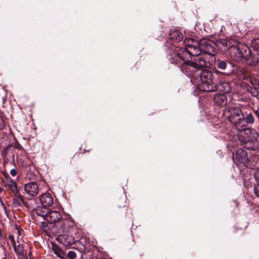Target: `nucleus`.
<instances>
[{"instance_id": "423d86ee", "label": "nucleus", "mask_w": 259, "mask_h": 259, "mask_svg": "<svg viewBox=\"0 0 259 259\" xmlns=\"http://www.w3.org/2000/svg\"><path fill=\"white\" fill-rule=\"evenodd\" d=\"M200 47L201 52L213 55L215 54V48L214 47V43L211 40L203 38L200 41Z\"/></svg>"}, {"instance_id": "20e7f679", "label": "nucleus", "mask_w": 259, "mask_h": 259, "mask_svg": "<svg viewBox=\"0 0 259 259\" xmlns=\"http://www.w3.org/2000/svg\"><path fill=\"white\" fill-rule=\"evenodd\" d=\"M224 116L228 117L230 121L234 124L238 130L240 123H244L243 113L240 107L236 105H231L224 110Z\"/></svg>"}, {"instance_id": "a878e982", "label": "nucleus", "mask_w": 259, "mask_h": 259, "mask_svg": "<svg viewBox=\"0 0 259 259\" xmlns=\"http://www.w3.org/2000/svg\"><path fill=\"white\" fill-rule=\"evenodd\" d=\"M67 256L70 259H74L76 257V254L74 251H69L68 252Z\"/></svg>"}, {"instance_id": "473e14b6", "label": "nucleus", "mask_w": 259, "mask_h": 259, "mask_svg": "<svg viewBox=\"0 0 259 259\" xmlns=\"http://www.w3.org/2000/svg\"><path fill=\"white\" fill-rule=\"evenodd\" d=\"M253 111L256 117L257 118L259 117V108H257L256 110H253Z\"/></svg>"}, {"instance_id": "7ed1b4c3", "label": "nucleus", "mask_w": 259, "mask_h": 259, "mask_svg": "<svg viewBox=\"0 0 259 259\" xmlns=\"http://www.w3.org/2000/svg\"><path fill=\"white\" fill-rule=\"evenodd\" d=\"M200 49V42L194 41L192 39L188 40V44L185 48H178L176 50L178 53L177 60H181V62H183L188 60L191 56H197L201 53Z\"/></svg>"}, {"instance_id": "5701e85b", "label": "nucleus", "mask_w": 259, "mask_h": 259, "mask_svg": "<svg viewBox=\"0 0 259 259\" xmlns=\"http://www.w3.org/2000/svg\"><path fill=\"white\" fill-rule=\"evenodd\" d=\"M244 142H245V147L246 149L251 150H256L258 149V148H255L253 149L252 148V147H253V145H254V143L253 142H247L245 141H244Z\"/></svg>"}, {"instance_id": "c9c22d12", "label": "nucleus", "mask_w": 259, "mask_h": 259, "mask_svg": "<svg viewBox=\"0 0 259 259\" xmlns=\"http://www.w3.org/2000/svg\"><path fill=\"white\" fill-rule=\"evenodd\" d=\"M21 203H22L25 206H28L27 203L23 199V201H21Z\"/></svg>"}, {"instance_id": "58836bf2", "label": "nucleus", "mask_w": 259, "mask_h": 259, "mask_svg": "<svg viewBox=\"0 0 259 259\" xmlns=\"http://www.w3.org/2000/svg\"><path fill=\"white\" fill-rule=\"evenodd\" d=\"M257 119H258V123H259V117H258Z\"/></svg>"}, {"instance_id": "2f4dec72", "label": "nucleus", "mask_w": 259, "mask_h": 259, "mask_svg": "<svg viewBox=\"0 0 259 259\" xmlns=\"http://www.w3.org/2000/svg\"><path fill=\"white\" fill-rule=\"evenodd\" d=\"M183 38V35L181 33L178 34V37L176 38V39L178 41L181 40Z\"/></svg>"}, {"instance_id": "c85d7f7f", "label": "nucleus", "mask_w": 259, "mask_h": 259, "mask_svg": "<svg viewBox=\"0 0 259 259\" xmlns=\"http://www.w3.org/2000/svg\"><path fill=\"white\" fill-rule=\"evenodd\" d=\"M5 127V124L4 120L0 118V130H3Z\"/></svg>"}, {"instance_id": "39448f33", "label": "nucleus", "mask_w": 259, "mask_h": 259, "mask_svg": "<svg viewBox=\"0 0 259 259\" xmlns=\"http://www.w3.org/2000/svg\"><path fill=\"white\" fill-rule=\"evenodd\" d=\"M243 131H244V136H246L244 141L253 142L254 145L252 148H258L259 141L257 139L259 135L256 131L253 128H248L244 129Z\"/></svg>"}, {"instance_id": "b1692460", "label": "nucleus", "mask_w": 259, "mask_h": 259, "mask_svg": "<svg viewBox=\"0 0 259 259\" xmlns=\"http://www.w3.org/2000/svg\"><path fill=\"white\" fill-rule=\"evenodd\" d=\"M21 201H23V198L21 196H19V197L14 199L13 203L16 206H17L21 204Z\"/></svg>"}, {"instance_id": "f03ea898", "label": "nucleus", "mask_w": 259, "mask_h": 259, "mask_svg": "<svg viewBox=\"0 0 259 259\" xmlns=\"http://www.w3.org/2000/svg\"><path fill=\"white\" fill-rule=\"evenodd\" d=\"M229 49L231 57L236 61H240L242 58L249 59L250 50L246 45L237 40L229 42Z\"/></svg>"}, {"instance_id": "0eeeda50", "label": "nucleus", "mask_w": 259, "mask_h": 259, "mask_svg": "<svg viewBox=\"0 0 259 259\" xmlns=\"http://www.w3.org/2000/svg\"><path fill=\"white\" fill-rule=\"evenodd\" d=\"M180 63L186 64L187 67L190 66L196 70L201 69L206 66L205 61L201 58H195L193 61L187 60L185 62H181L180 61Z\"/></svg>"}, {"instance_id": "9b49d317", "label": "nucleus", "mask_w": 259, "mask_h": 259, "mask_svg": "<svg viewBox=\"0 0 259 259\" xmlns=\"http://www.w3.org/2000/svg\"><path fill=\"white\" fill-rule=\"evenodd\" d=\"M61 218V215L58 211H51L47 215L46 221L50 223H55Z\"/></svg>"}, {"instance_id": "6e6552de", "label": "nucleus", "mask_w": 259, "mask_h": 259, "mask_svg": "<svg viewBox=\"0 0 259 259\" xmlns=\"http://www.w3.org/2000/svg\"><path fill=\"white\" fill-rule=\"evenodd\" d=\"M24 191L30 196H34L36 195L39 192V187L38 184L35 182H30L24 185Z\"/></svg>"}, {"instance_id": "dca6fc26", "label": "nucleus", "mask_w": 259, "mask_h": 259, "mask_svg": "<svg viewBox=\"0 0 259 259\" xmlns=\"http://www.w3.org/2000/svg\"><path fill=\"white\" fill-rule=\"evenodd\" d=\"M14 249L15 251L17 254L18 257L19 259H24L25 255L26 254L24 253V247L22 244H18L17 246L16 245L14 246Z\"/></svg>"}, {"instance_id": "f704fd0d", "label": "nucleus", "mask_w": 259, "mask_h": 259, "mask_svg": "<svg viewBox=\"0 0 259 259\" xmlns=\"http://www.w3.org/2000/svg\"><path fill=\"white\" fill-rule=\"evenodd\" d=\"M48 222L47 221H46L45 222H43L42 223V225L44 227H46L47 226V225H48Z\"/></svg>"}, {"instance_id": "2eb2a0df", "label": "nucleus", "mask_w": 259, "mask_h": 259, "mask_svg": "<svg viewBox=\"0 0 259 259\" xmlns=\"http://www.w3.org/2000/svg\"><path fill=\"white\" fill-rule=\"evenodd\" d=\"M241 77L243 79L246 80L248 81H249L253 87V88L258 87L259 86V83L257 80L246 73H243L242 75L241 76Z\"/></svg>"}, {"instance_id": "cd10ccee", "label": "nucleus", "mask_w": 259, "mask_h": 259, "mask_svg": "<svg viewBox=\"0 0 259 259\" xmlns=\"http://www.w3.org/2000/svg\"><path fill=\"white\" fill-rule=\"evenodd\" d=\"M6 257V254H5V251L3 249H0V259H5Z\"/></svg>"}, {"instance_id": "4468645a", "label": "nucleus", "mask_w": 259, "mask_h": 259, "mask_svg": "<svg viewBox=\"0 0 259 259\" xmlns=\"http://www.w3.org/2000/svg\"><path fill=\"white\" fill-rule=\"evenodd\" d=\"M247 152L242 149H239L236 151V158L240 162H244L247 160Z\"/></svg>"}, {"instance_id": "9d476101", "label": "nucleus", "mask_w": 259, "mask_h": 259, "mask_svg": "<svg viewBox=\"0 0 259 259\" xmlns=\"http://www.w3.org/2000/svg\"><path fill=\"white\" fill-rule=\"evenodd\" d=\"M243 120L244 123L242 122V125H241L242 123H240L239 126H238V130L239 131H243L244 129L248 128L247 124H253L255 121V119L252 114L250 113L247 114L245 117L243 115Z\"/></svg>"}, {"instance_id": "e433bc0d", "label": "nucleus", "mask_w": 259, "mask_h": 259, "mask_svg": "<svg viewBox=\"0 0 259 259\" xmlns=\"http://www.w3.org/2000/svg\"><path fill=\"white\" fill-rule=\"evenodd\" d=\"M21 203H22L25 206H28L27 203L23 199V201H21Z\"/></svg>"}, {"instance_id": "bb28decb", "label": "nucleus", "mask_w": 259, "mask_h": 259, "mask_svg": "<svg viewBox=\"0 0 259 259\" xmlns=\"http://www.w3.org/2000/svg\"><path fill=\"white\" fill-rule=\"evenodd\" d=\"M254 192L256 196L259 197V183L255 185L254 187Z\"/></svg>"}, {"instance_id": "1a4fd4ad", "label": "nucleus", "mask_w": 259, "mask_h": 259, "mask_svg": "<svg viewBox=\"0 0 259 259\" xmlns=\"http://www.w3.org/2000/svg\"><path fill=\"white\" fill-rule=\"evenodd\" d=\"M40 204L44 207H48L53 204V198L51 195L48 193L41 194L39 197Z\"/></svg>"}, {"instance_id": "f8f14e48", "label": "nucleus", "mask_w": 259, "mask_h": 259, "mask_svg": "<svg viewBox=\"0 0 259 259\" xmlns=\"http://www.w3.org/2000/svg\"><path fill=\"white\" fill-rule=\"evenodd\" d=\"M214 102L218 106H224L227 103L226 96L223 94H217L214 97Z\"/></svg>"}, {"instance_id": "f257e3e1", "label": "nucleus", "mask_w": 259, "mask_h": 259, "mask_svg": "<svg viewBox=\"0 0 259 259\" xmlns=\"http://www.w3.org/2000/svg\"><path fill=\"white\" fill-rule=\"evenodd\" d=\"M221 72L216 70L214 73L208 70H203L199 74L201 83L200 90L204 92H214L217 90V81L215 77Z\"/></svg>"}, {"instance_id": "f3484780", "label": "nucleus", "mask_w": 259, "mask_h": 259, "mask_svg": "<svg viewBox=\"0 0 259 259\" xmlns=\"http://www.w3.org/2000/svg\"><path fill=\"white\" fill-rule=\"evenodd\" d=\"M52 249L54 253L58 257L62 259H64L63 256L65 254L64 252L55 244L52 243Z\"/></svg>"}, {"instance_id": "4be33fe9", "label": "nucleus", "mask_w": 259, "mask_h": 259, "mask_svg": "<svg viewBox=\"0 0 259 259\" xmlns=\"http://www.w3.org/2000/svg\"><path fill=\"white\" fill-rule=\"evenodd\" d=\"M217 66L218 68L222 70H225L227 67V63L225 61L220 60L218 62Z\"/></svg>"}, {"instance_id": "393cba45", "label": "nucleus", "mask_w": 259, "mask_h": 259, "mask_svg": "<svg viewBox=\"0 0 259 259\" xmlns=\"http://www.w3.org/2000/svg\"><path fill=\"white\" fill-rule=\"evenodd\" d=\"M252 47H254L255 49L259 48V38H255L251 41Z\"/></svg>"}, {"instance_id": "4c0bfd02", "label": "nucleus", "mask_w": 259, "mask_h": 259, "mask_svg": "<svg viewBox=\"0 0 259 259\" xmlns=\"http://www.w3.org/2000/svg\"><path fill=\"white\" fill-rule=\"evenodd\" d=\"M2 191V188H0V193Z\"/></svg>"}, {"instance_id": "72a5a7b5", "label": "nucleus", "mask_w": 259, "mask_h": 259, "mask_svg": "<svg viewBox=\"0 0 259 259\" xmlns=\"http://www.w3.org/2000/svg\"><path fill=\"white\" fill-rule=\"evenodd\" d=\"M31 252H29L28 253V256L26 254L25 255V258L24 259H32V257L31 256Z\"/></svg>"}, {"instance_id": "c756f323", "label": "nucleus", "mask_w": 259, "mask_h": 259, "mask_svg": "<svg viewBox=\"0 0 259 259\" xmlns=\"http://www.w3.org/2000/svg\"><path fill=\"white\" fill-rule=\"evenodd\" d=\"M10 174L13 177L15 176L17 174L16 170L15 169H11L10 171Z\"/></svg>"}, {"instance_id": "a211bd4d", "label": "nucleus", "mask_w": 259, "mask_h": 259, "mask_svg": "<svg viewBox=\"0 0 259 259\" xmlns=\"http://www.w3.org/2000/svg\"><path fill=\"white\" fill-rule=\"evenodd\" d=\"M220 90L224 93H228L231 91V87L228 82H224L220 83L219 85L217 84V90Z\"/></svg>"}, {"instance_id": "7c9ffc66", "label": "nucleus", "mask_w": 259, "mask_h": 259, "mask_svg": "<svg viewBox=\"0 0 259 259\" xmlns=\"http://www.w3.org/2000/svg\"><path fill=\"white\" fill-rule=\"evenodd\" d=\"M254 177L255 178L256 180L259 182V169L255 172Z\"/></svg>"}, {"instance_id": "6ab92c4d", "label": "nucleus", "mask_w": 259, "mask_h": 259, "mask_svg": "<svg viewBox=\"0 0 259 259\" xmlns=\"http://www.w3.org/2000/svg\"><path fill=\"white\" fill-rule=\"evenodd\" d=\"M47 207L41 208V207H38L35 209V212L36 214L38 216H40L44 218V220L46 221L47 215L49 213V210L47 208Z\"/></svg>"}, {"instance_id": "aec40b11", "label": "nucleus", "mask_w": 259, "mask_h": 259, "mask_svg": "<svg viewBox=\"0 0 259 259\" xmlns=\"http://www.w3.org/2000/svg\"><path fill=\"white\" fill-rule=\"evenodd\" d=\"M6 185L14 194H16L18 193V190L17 184L15 182L9 180L7 181Z\"/></svg>"}, {"instance_id": "ddd939ff", "label": "nucleus", "mask_w": 259, "mask_h": 259, "mask_svg": "<svg viewBox=\"0 0 259 259\" xmlns=\"http://www.w3.org/2000/svg\"><path fill=\"white\" fill-rule=\"evenodd\" d=\"M229 41H233V40H227L226 39H221L216 41L215 46L222 51H227L228 49Z\"/></svg>"}, {"instance_id": "412c9836", "label": "nucleus", "mask_w": 259, "mask_h": 259, "mask_svg": "<svg viewBox=\"0 0 259 259\" xmlns=\"http://www.w3.org/2000/svg\"><path fill=\"white\" fill-rule=\"evenodd\" d=\"M247 89L252 96L256 97L259 100V87L252 88L248 85H247Z\"/></svg>"}]
</instances>
